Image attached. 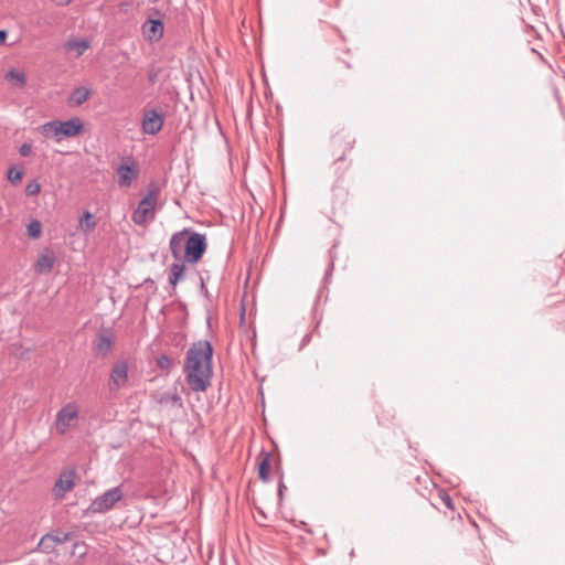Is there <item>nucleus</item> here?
<instances>
[{
    "label": "nucleus",
    "instance_id": "1",
    "mask_svg": "<svg viewBox=\"0 0 565 565\" xmlns=\"http://www.w3.org/2000/svg\"><path fill=\"white\" fill-rule=\"evenodd\" d=\"M213 349L209 341H198L186 352L184 373L190 388L204 392L212 377Z\"/></svg>",
    "mask_w": 565,
    "mask_h": 565
},
{
    "label": "nucleus",
    "instance_id": "2",
    "mask_svg": "<svg viewBox=\"0 0 565 565\" xmlns=\"http://www.w3.org/2000/svg\"><path fill=\"white\" fill-rule=\"evenodd\" d=\"M169 248L174 260L196 264L206 250V237L191 228H183L171 236Z\"/></svg>",
    "mask_w": 565,
    "mask_h": 565
},
{
    "label": "nucleus",
    "instance_id": "3",
    "mask_svg": "<svg viewBox=\"0 0 565 565\" xmlns=\"http://www.w3.org/2000/svg\"><path fill=\"white\" fill-rule=\"evenodd\" d=\"M159 194V188L156 184H150L147 194L132 212L131 218L135 224L146 225L154 220Z\"/></svg>",
    "mask_w": 565,
    "mask_h": 565
},
{
    "label": "nucleus",
    "instance_id": "4",
    "mask_svg": "<svg viewBox=\"0 0 565 565\" xmlns=\"http://www.w3.org/2000/svg\"><path fill=\"white\" fill-rule=\"evenodd\" d=\"M117 183L121 189H128L139 177V169L132 158L122 160L115 169Z\"/></svg>",
    "mask_w": 565,
    "mask_h": 565
},
{
    "label": "nucleus",
    "instance_id": "5",
    "mask_svg": "<svg viewBox=\"0 0 565 565\" xmlns=\"http://www.w3.org/2000/svg\"><path fill=\"white\" fill-rule=\"evenodd\" d=\"M128 383V364L125 361H118L113 366L109 381H108V387L119 390L121 387H125Z\"/></svg>",
    "mask_w": 565,
    "mask_h": 565
},
{
    "label": "nucleus",
    "instance_id": "6",
    "mask_svg": "<svg viewBox=\"0 0 565 565\" xmlns=\"http://www.w3.org/2000/svg\"><path fill=\"white\" fill-rule=\"evenodd\" d=\"M142 34L148 42H158L162 39L164 33V24L159 19H148L143 22Z\"/></svg>",
    "mask_w": 565,
    "mask_h": 565
},
{
    "label": "nucleus",
    "instance_id": "7",
    "mask_svg": "<svg viewBox=\"0 0 565 565\" xmlns=\"http://www.w3.org/2000/svg\"><path fill=\"white\" fill-rule=\"evenodd\" d=\"M163 117L154 109L147 110L142 118V131L147 135H156L162 129Z\"/></svg>",
    "mask_w": 565,
    "mask_h": 565
},
{
    "label": "nucleus",
    "instance_id": "8",
    "mask_svg": "<svg viewBox=\"0 0 565 565\" xmlns=\"http://www.w3.org/2000/svg\"><path fill=\"white\" fill-rule=\"evenodd\" d=\"M56 260L55 253L52 248L45 247L38 257L34 264V270L39 275L50 274Z\"/></svg>",
    "mask_w": 565,
    "mask_h": 565
},
{
    "label": "nucleus",
    "instance_id": "9",
    "mask_svg": "<svg viewBox=\"0 0 565 565\" xmlns=\"http://www.w3.org/2000/svg\"><path fill=\"white\" fill-rule=\"evenodd\" d=\"M57 131L58 135L63 137H75L84 131V124L78 117L65 121L58 120Z\"/></svg>",
    "mask_w": 565,
    "mask_h": 565
},
{
    "label": "nucleus",
    "instance_id": "10",
    "mask_svg": "<svg viewBox=\"0 0 565 565\" xmlns=\"http://www.w3.org/2000/svg\"><path fill=\"white\" fill-rule=\"evenodd\" d=\"M78 416L77 407L74 404H67L62 407L56 415V427L61 433L70 426L71 422Z\"/></svg>",
    "mask_w": 565,
    "mask_h": 565
},
{
    "label": "nucleus",
    "instance_id": "11",
    "mask_svg": "<svg viewBox=\"0 0 565 565\" xmlns=\"http://www.w3.org/2000/svg\"><path fill=\"white\" fill-rule=\"evenodd\" d=\"M186 266L183 260H175L170 266L169 282L175 287L184 278Z\"/></svg>",
    "mask_w": 565,
    "mask_h": 565
},
{
    "label": "nucleus",
    "instance_id": "12",
    "mask_svg": "<svg viewBox=\"0 0 565 565\" xmlns=\"http://www.w3.org/2000/svg\"><path fill=\"white\" fill-rule=\"evenodd\" d=\"M90 96V89L81 86L75 88L70 95L67 103L70 106H81L85 103Z\"/></svg>",
    "mask_w": 565,
    "mask_h": 565
},
{
    "label": "nucleus",
    "instance_id": "13",
    "mask_svg": "<svg viewBox=\"0 0 565 565\" xmlns=\"http://www.w3.org/2000/svg\"><path fill=\"white\" fill-rule=\"evenodd\" d=\"M74 487V481L71 477L63 478L61 476L54 484V494L56 497H63L65 492L70 491Z\"/></svg>",
    "mask_w": 565,
    "mask_h": 565
},
{
    "label": "nucleus",
    "instance_id": "14",
    "mask_svg": "<svg viewBox=\"0 0 565 565\" xmlns=\"http://www.w3.org/2000/svg\"><path fill=\"white\" fill-rule=\"evenodd\" d=\"M6 79L8 82H10L13 86H17V87H24L25 84H26V75L24 72H21V71H17L14 68H11L7 75H6Z\"/></svg>",
    "mask_w": 565,
    "mask_h": 565
},
{
    "label": "nucleus",
    "instance_id": "15",
    "mask_svg": "<svg viewBox=\"0 0 565 565\" xmlns=\"http://www.w3.org/2000/svg\"><path fill=\"white\" fill-rule=\"evenodd\" d=\"M106 510V492L100 494L94 500L90 505L85 510V515H89L92 513H98Z\"/></svg>",
    "mask_w": 565,
    "mask_h": 565
},
{
    "label": "nucleus",
    "instance_id": "16",
    "mask_svg": "<svg viewBox=\"0 0 565 565\" xmlns=\"http://www.w3.org/2000/svg\"><path fill=\"white\" fill-rule=\"evenodd\" d=\"M89 46V43L86 40H72L65 43V50L76 51L77 56L82 55Z\"/></svg>",
    "mask_w": 565,
    "mask_h": 565
},
{
    "label": "nucleus",
    "instance_id": "17",
    "mask_svg": "<svg viewBox=\"0 0 565 565\" xmlns=\"http://www.w3.org/2000/svg\"><path fill=\"white\" fill-rule=\"evenodd\" d=\"M158 402L161 405H171V406H177V407H182V405H183L180 395L177 393H174V394L163 393L159 397Z\"/></svg>",
    "mask_w": 565,
    "mask_h": 565
},
{
    "label": "nucleus",
    "instance_id": "18",
    "mask_svg": "<svg viewBox=\"0 0 565 565\" xmlns=\"http://www.w3.org/2000/svg\"><path fill=\"white\" fill-rule=\"evenodd\" d=\"M263 459L259 462V478L264 481H268L270 472L269 454L262 452Z\"/></svg>",
    "mask_w": 565,
    "mask_h": 565
},
{
    "label": "nucleus",
    "instance_id": "19",
    "mask_svg": "<svg viewBox=\"0 0 565 565\" xmlns=\"http://www.w3.org/2000/svg\"><path fill=\"white\" fill-rule=\"evenodd\" d=\"M57 124H58V120L45 122L44 125L40 126V132L45 138L58 137L60 135L57 131Z\"/></svg>",
    "mask_w": 565,
    "mask_h": 565
},
{
    "label": "nucleus",
    "instance_id": "20",
    "mask_svg": "<svg viewBox=\"0 0 565 565\" xmlns=\"http://www.w3.org/2000/svg\"><path fill=\"white\" fill-rule=\"evenodd\" d=\"M79 226L84 232L94 230L96 226L94 214L89 212L84 213V215L79 218Z\"/></svg>",
    "mask_w": 565,
    "mask_h": 565
},
{
    "label": "nucleus",
    "instance_id": "21",
    "mask_svg": "<svg viewBox=\"0 0 565 565\" xmlns=\"http://www.w3.org/2000/svg\"><path fill=\"white\" fill-rule=\"evenodd\" d=\"M56 544H54V540L52 539L51 534H45L42 536L38 544V548L41 550L44 553H51Z\"/></svg>",
    "mask_w": 565,
    "mask_h": 565
},
{
    "label": "nucleus",
    "instance_id": "22",
    "mask_svg": "<svg viewBox=\"0 0 565 565\" xmlns=\"http://www.w3.org/2000/svg\"><path fill=\"white\" fill-rule=\"evenodd\" d=\"M26 233L30 238L36 239L42 234V224L38 220H33L26 227Z\"/></svg>",
    "mask_w": 565,
    "mask_h": 565
},
{
    "label": "nucleus",
    "instance_id": "23",
    "mask_svg": "<svg viewBox=\"0 0 565 565\" xmlns=\"http://www.w3.org/2000/svg\"><path fill=\"white\" fill-rule=\"evenodd\" d=\"M24 175L23 169H17L14 166L8 169L7 178L12 184H18L22 181Z\"/></svg>",
    "mask_w": 565,
    "mask_h": 565
},
{
    "label": "nucleus",
    "instance_id": "24",
    "mask_svg": "<svg viewBox=\"0 0 565 565\" xmlns=\"http://www.w3.org/2000/svg\"><path fill=\"white\" fill-rule=\"evenodd\" d=\"M52 539L54 540V544H61L68 541H72L74 539V533L72 532H63V531H56L54 533H50Z\"/></svg>",
    "mask_w": 565,
    "mask_h": 565
},
{
    "label": "nucleus",
    "instance_id": "25",
    "mask_svg": "<svg viewBox=\"0 0 565 565\" xmlns=\"http://www.w3.org/2000/svg\"><path fill=\"white\" fill-rule=\"evenodd\" d=\"M157 366L163 372H170L173 366V360L168 355H160L157 358Z\"/></svg>",
    "mask_w": 565,
    "mask_h": 565
},
{
    "label": "nucleus",
    "instance_id": "26",
    "mask_svg": "<svg viewBox=\"0 0 565 565\" xmlns=\"http://www.w3.org/2000/svg\"><path fill=\"white\" fill-rule=\"evenodd\" d=\"M122 498V492L119 487L108 490V510L111 505L118 502Z\"/></svg>",
    "mask_w": 565,
    "mask_h": 565
},
{
    "label": "nucleus",
    "instance_id": "27",
    "mask_svg": "<svg viewBox=\"0 0 565 565\" xmlns=\"http://www.w3.org/2000/svg\"><path fill=\"white\" fill-rule=\"evenodd\" d=\"M41 191V184L36 180H31L25 186V194L28 196L38 195Z\"/></svg>",
    "mask_w": 565,
    "mask_h": 565
},
{
    "label": "nucleus",
    "instance_id": "28",
    "mask_svg": "<svg viewBox=\"0 0 565 565\" xmlns=\"http://www.w3.org/2000/svg\"><path fill=\"white\" fill-rule=\"evenodd\" d=\"M97 338H98L97 349L102 354H105L104 350L106 348V330L100 329L98 331Z\"/></svg>",
    "mask_w": 565,
    "mask_h": 565
},
{
    "label": "nucleus",
    "instance_id": "29",
    "mask_svg": "<svg viewBox=\"0 0 565 565\" xmlns=\"http://www.w3.org/2000/svg\"><path fill=\"white\" fill-rule=\"evenodd\" d=\"M32 152V146L31 143H28V142H24L20 148H19V153L22 156V157H29Z\"/></svg>",
    "mask_w": 565,
    "mask_h": 565
},
{
    "label": "nucleus",
    "instance_id": "30",
    "mask_svg": "<svg viewBox=\"0 0 565 565\" xmlns=\"http://www.w3.org/2000/svg\"><path fill=\"white\" fill-rule=\"evenodd\" d=\"M7 36L8 32L6 30H0V45L6 44Z\"/></svg>",
    "mask_w": 565,
    "mask_h": 565
},
{
    "label": "nucleus",
    "instance_id": "31",
    "mask_svg": "<svg viewBox=\"0 0 565 565\" xmlns=\"http://www.w3.org/2000/svg\"><path fill=\"white\" fill-rule=\"evenodd\" d=\"M284 490H286V486L284 484L282 481H280L278 486V494L280 498H282Z\"/></svg>",
    "mask_w": 565,
    "mask_h": 565
},
{
    "label": "nucleus",
    "instance_id": "32",
    "mask_svg": "<svg viewBox=\"0 0 565 565\" xmlns=\"http://www.w3.org/2000/svg\"><path fill=\"white\" fill-rule=\"evenodd\" d=\"M443 500H444V503H445L448 508L452 509V502H451V499H450L449 497H446V498H444Z\"/></svg>",
    "mask_w": 565,
    "mask_h": 565
},
{
    "label": "nucleus",
    "instance_id": "33",
    "mask_svg": "<svg viewBox=\"0 0 565 565\" xmlns=\"http://www.w3.org/2000/svg\"><path fill=\"white\" fill-rule=\"evenodd\" d=\"M83 547H84V546H82V545H79V544H77V543H76V544H74V552H73V553H75L77 548H83Z\"/></svg>",
    "mask_w": 565,
    "mask_h": 565
},
{
    "label": "nucleus",
    "instance_id": "34",
    "mask_svg": "<svg viewBox=\"0 0 565 565\" xmlns=\"http://www.w3.org/2000/svg\"><path fill=\"white\" fill-rule=\"evenodd\" d=\"M107 344H108V349H109L110 344H111V340L109 338H108Z\"/></svg>",
    "mask_w": 565,
    "mask_h": 565
},
{
    "label": "nucleus",
    "instance_id": "35",
    "mask_svg": "<svg viewBox=\"0 0 565 565\" xmlns=\"http://www.w3.org/2000/svg\"><path fill=\"white\" fill-rule=\"evenodd\" d=\"M72 0H64L63 3L64 4H67L68 2H71Z\"/></svg>",
    "mask_w": 565,
    "mask_h": 565
}]
</instances>
